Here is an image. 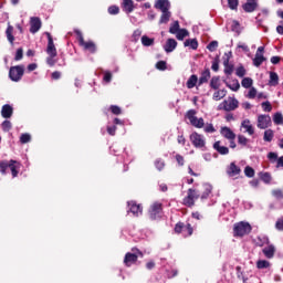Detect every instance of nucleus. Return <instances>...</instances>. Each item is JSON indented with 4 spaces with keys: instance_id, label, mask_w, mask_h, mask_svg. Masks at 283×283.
I'll list each match as a JSON object with an SVG mask.
<instances>
[{
    "instance_id": "f704fd0d",
    "label": "nucleus",
    "mask_w": 283,
    "mask_h": 283,
    "mask_svg": "<svg viewBox=\"0 0 283 283\" xmlns=\"http://www.w3.org/2000/svg\"><path fill=\"white\" fill-rule=\"evenodd\" d=\"M274 136H275V133L273 132V129H266L263 135V140L265 143H271Z\"/></svg>"
},
{
    "instance_id": "0e129e2a",
    "label": "nucleus",
    "mask_w": 283,
    "mask_h": 283,
    "mask_svg": "<svg viewBox=\"0 0 283 283\" xmlns=\"http://www.w3.org/2000/svg\"><path fill=\"white\" fill-rule=\"evenodd\" d=\"M175 158H176V161L178 163L179 167L185 166V157H182V155L177 154Z\"/></svg>"
},
{
    "instance_id": "5fc2aeb1",
    "label": "nucleus",
    "mask_w": 283,
    "mask_h": 283,
    "mask_svg": "<svg viewBox=\"0 0 283 283\" xmlns=\"http://www.w3.org/2000/svg\"><path fill=\"white\" fill-rule=\"evenodd\" d=\"M203 132H206V134H216V127H213V124H207Z\"/></svg>"
},
{
    "instance_id": "aec40b11",
    "label": "nucleus",
    "mask_w": 283,
    "mask_h": 283,
    "mask_svg": "<svg viewBox=\"0 0 283 283\" xmlns=\"http://www.w3.org/2000/svg\"><path fill=\"white\" fill-rule=\"evenodd\" d=\"M221 136L227 138V140H235V133H233V130L227 126L221 128Z\"/></svg>"
},
{
    "instance_id": "a878e982",
    "label": "nucleus",
    "mask_w": 283,
    "mask_h": 283,
    "mask_svg": "<svg viewBox=\"0 0 283 283\" xmlns=\"http://www.w3.org/2000/svg\"><path fill=\"white\" fill-rule=\"evenodd\" d=\"M241 127H243V129H245L247 134H249V136H253V134H255V128H253V125H251V120L249 119H244L241 124Z\"/></svg>"
},
{
    "instance_id": "2f4dec72",
    "label": "nucleus",
    "mask_w": 283,
    "mask_h": 283,
    "mask_svg": "<svg viewBox=\"0 0 283 283\" xmlns=\"http://www.w3.org/2000/svg\"><path fill=\"white\" fill-rule=\"evenodd\" d=\"M185 48H190V50H198V40L188 39L184 42Z\"/></svg>"
},
{
    "instance_id": "3c124183",
    "label": "nucleus",
    "mask_w": 283,
    "mask_h": 283,
    "mask_svg": "<svg viewBox=\"0 0 283 283\" xmlns=\"http://www.w3.org/2000/svg\"><path fill=\"white\" fill-rule=\"evenodd\" d=\"M238 6H240L239 0H228V7L230 10H238Z\"/></svg>"
},
{
    "instance_id": "72a5a7b5",
    "label": "nucleus",
    "mask_w": 283,
    "mask_h": 283,
    "mask_svg": "<svg viewBox=\"0 0 283 283\" xmlns=\"http://www.w3.org/2000/svg\"><path fill=\"white\" fill-rule=\"evenodd\" d=\"M198 75H191L186 84L188 90H193V87H196V85L198 84Z\"/></svg>"
},
{
    "instance_id": "393cba45",
    "label": "nucleus",
    "mask_w": 283,
    "mask_h": 283,
    "mask_svg": "<svg viewBox=\"0 0 283 283\" xmlns=\"http://www.w3.org/2000/svg\"><path fill=\"white\" fill-rule=\"evenodd\" d=\"M269 85L270 87H277L280 85V75L273 71L270 72Z\"/></svg>"
},
{
    "instance_id": "09e8293b",
    "label": "nucleus",
    "mask_w": 283,
    "mask_h": 283,
    "mask_svg": "<svg viewBox=\"0 0 283 283\" xmlns=\"http://www.w3.org/2000/svg\"><path fill=\"white\" fill-rule=\"evenodd\" d=\"M273 123L275 125H282L283 123V116H282V113H275L274 116H273Z\"/></svg>"
},
{
    "instance_id": "4468645a",
    "label": "nucleus",
    "mask_w": 283,
    "mask_h": 283,
    "mask_svg": "<svg viewBox=\"0 0 283 283\" xmlns=\"http://www.w3.org/2000/svg\"><path fill=\"white\" fill-rule=\"evenodd\" d=\"M128 213H133L135 218H138V216H143V206L136 203V201H128Z\"/></svg>"
},
{
    "instance_id": "8fccbe9b",
    "label": "nucleus",
    "mask_w": 283,
    "mask_h": 283,
    "mask_svg": "<svg viewBox=\"0 0 283 283\" xmlns=\"http://www.w3.org/2000/svg\"><path fill=\"white\" fill-rule=\"evenodd\" d=\"M109 109L115 116H120L123 114V109H120L119 106L111 105Z\"/></svg>"
},
{
    "instance_id": "338daca9",
    "label": "nucleus",
    "mask_w": 283,
    "mask_h": 283,
    "mask_svg": "<svg viewBox=\"0 0 283 283\" xmlns=\"http://www.w3.org/2000/svg\"><path fill=\"white\" fill-rule=\"evenodd\" d=\"M23 59V50L20 48L15 52L14 61H21Z\"/></svg>"
},
{
    "instance_id": "6e6d98bb",
    "label": "nucleus",
    "mask_w": 283,
    "mask_h": 283,
    "mask_svg": "<svg viewBox=\"0 0 283 283\" xmlns=\"http://www.w3.org/2000/svg\"><path fill=\"white\" fill-rule=\"evenodd\" d=\"M10 129H12V122L7 119L2 123V130L10 132Z\"/></svg>"
},
{
    "instance_id": "5701e85b",
    "label": "nucleus",
    "mask_w": 283,
    "mask_h": 283,
    "mask_svg": "<svg viewBox=\"0 0 283 283\" xmlns=\"http://www.w3.org/2000/svg\"><path fill=\"white\" fill-rule=\"evenodd\" d=\"M176 48H178V42L175 39L170 38L166 41L164 50H165V52L169 53V52H174V50H176Z\"/></svg>"
},
{
    "instance_id": "6ab92c4d",
    "label": "nucleus",
    "mask_w": 283,
    "mask_h": 283,
    "mask_svg": "<svg viewBox=\"0 0 283 283\" xmlns=\"http://www.w3.org/2000/svg\"><path fill=\"white\" fill-rule=\"evenodd\" d=\"M12 114H14V108L10 104H4L1 109L2 118H12Z\"/></svg>"
},
{
    "instance_id": "680f3d73",
    "label": "nucleus",
    "mask_w": 283,
    "mask_h": 283,
    "mask_svg": "<svg viewBox=\"0 0 283 283\" xmlns=\"http://www.w3.org/2000/svg\"><path fill=\"white\" fill-rule=\"evenodd\" d=\"M268 158H269V160H270L271 163H277V159H279L280 157H277V153H269V154H268Z\"/></svg>"
},
{
    "instance_id": "69168bd1",
    "label": "nucleus",
    "mask_w": 283,
    "mask_h": 283,
    "mask_svg": "<svg viewBox=\"0 0 283 283\" xmlns=\"http://www.w3.org/2000/svg\"><path fill=\"white\" fill-rule=\"evenodd\" d=\"M118 12H120V8H118V6H111L108 8V13L111 14H118Z\"/></svg>"
},
{
    "instance_id": "9d476101",
    "label": "nucleus",
    "mask_w": 283,
    "mask_h": 283,
    "mask_svg": "<svg viewBox=\"0 0 283 283\" xmlns=\"http://www.w3.org/2000/svg\"><path fill=\"white\" fill-rule=\"evenodd\" d=\"M190 142L192 143L193 147H196V149H202L207 145L205 136L198 134L197 132H193L190 135Z\"/></svg>"
},
{
    "instance_id": "f257e3e1",
    "label": "nucleus",
    "mask_w": 283,
    "mask_h": 283,
    "mask_svg": "<svg viewBox=\"0 0 283 283\" xmlns=\"http://www.w3.org/2000/svg\"><path fill=\"white\" fill-rule=\"evenodd\" d=\"M210 195L211 186L209 185L203 186V192L201 195L195 188H189L187 191V196L182 199V205L191 209L196 207V200H198L199 198L201 200H207V198H209Z\"/></svg>"
},
{
    "instance_id": "473e14b6",
    "label": "nucleus",
    "mask_w": 283,
    "mask_h": 283,
    "mask_svg": "<svg viewBox=\"0 0 283 283\" xmlns=\"http://www.w3.org/2000/svg\"><path fill=\"white\" fill-rule=\"evenodd\" d=\"M266 61V57H264L263 54L260 53H255L254 59H253V65L255 67H260V65H262V63Z\"/></svg>"
},
{
    "instance_id": "c85d7f7f",
    "label": "nucleus",
    "mask_w": 283,
    "mask_h": 283,
    "mask_svg": "<svg viewBox=\"0 0 283 283\" xmlns=\"http://www.w3.org/2000/svg\"><path fill=\"white\" fill-rule=\"evenodd\" d=\"M123 9L128 14L134 12V0H124L123 1Z\"/></svg>"
},
{
    "instance_id": "7ed1b4c3",
    "label": "nucleus",
    "mask_w": 283,
    "mask_h": 283,
    "mask_svg": "<svg viewBox=\"0 0 283 283\" xmlns=\"http://www.w3.org/2000/svg\"><path fill=\"white\" fill-rule=\"evenodd\" d=\"M8 169H10L12 177L17 178L19 176V169H21V164L14 159L0 161V172L2 176H6Z\"/></svg>"
},
{
    "instance_id": "49530a36",
    "label": "nucleus",
    "mask_w": 283,
    "mask_h": 283,
    "mask_svg": "<svg viewBox=\"0 0 283 283\" xmlns=\"http://www.w3.org/2000/svg\"><path fill=\"white\" fill-rule=\"evenodd\" d=\"M235 74L237 76H239V78H244V76L247 75V69H244L242 65L239 66L235 70Z\"/></svg>"
},
{
    "instance_id": "603ef678",
    "label": "nucleus",
    "mask_w": 283,
    "mask_h": 283,
    "mask_svg": "<svg viewBox=\"0 0 283 283\" xmlns=\"http://www.w3.org/2000/svg\"><path fill=\"white\" fill-rule=\"evenodd\" d=\"M156 69L159 70L160 72H165V70H167V62L166 61H158L156 63Z\"/></svg>"
},
{
    "instance_id": "a18cd8bd",
    "label": "nucleus",
    "mask_w": 283,
    "mask_h": 283,
    "mask_svg": "<svg viewBox=\"0 0 283 283\" xmlns=\"http://www.w3.org/2000/svg\"><path fill=\"white\" fill-rule=\"evenodd\" d=\"M244 174H245L247 178H253V176H255V169H253V167H251V166H247L244 168Z\"/></svg>"
},
{
    "instance_id": "b1692460",
    "label": "nucleus",
    "mask_w": 283,
    "mask_h": 283,
    "mask_svg": "<svg viewBox=\"0 0 283 283\" xmlns=\"http://www.w3.org/2000/svg\"><path fill=\"white\" fill-rule=\"evenodd\" d=\"M241 171L242 170L240 169V167H238V165H235V163H231L227 170V174L228 176L233 177V176H240Z\"/></svg>"
},
{
    "instance_id": "c756f323",
    "label": "nucleus",
    "mask_w": 283,
    "mask_h": 283,
    "mask_svg": "<svg viewBox=\"0 0 283 283\" xmlns=\"http://www.w3.org/2000/svg\"><path fill=\"white\" fill-rule=\"evenodd\" d=\"M220 85H221L220 76H218V75L212 76L210 80V88L211 90H220Z\"/></svg>"
},
{
    "instance_id": "864d4df0",
    "label": "nucleus",
    "mask_w": 283,
    "mask_h": 283,
    "mask_svg": "<svg viewBox=\"0 0 283 283\" xmlns=\"http://www.w3.org/2000/svg\"><path fill=\"white\" fill-rule=\"evenodd\" d=\"M238 143H239V145L247 147V145L249 144V139L244 135H239Z\"/></svg>"
},
{
    "instance_id": "2eb2a0df",
    "label": "nucleus",
    "mask_w": 283,
    "mask_h": 283,
    "mask_svg": "<svg viewBox=\"0 0 283 283\" xmlns=\"http://www.w3.org/2000/svg\"><path fill=\"white\" fill-rule=\"evenodd\" d=\"M41 18L32 17L30 20V32L31 34H36L41 30Z\"/></svg>"
},
{
    "instance_id": "20e7f679",
    "label": "nucleus",
    "mask_w": 283,
    "mask_h": 283,
    "mask_svg": "<svg viewBox=\"0 0 283 283\" xmlns=\"http://www.w3.org/2000/svg\"><path fill=\"white\" fill-rule=\"evenodd\" d=\"M251 231H252L251 224L245 221L237 222L233 226L234 238H244V235H249Z\"/></svg>"
},
{
    "instance_id": "1a4fd4ad",
    "label": "nucleus",
    "mask_w": 283,
    "mask_h": 283,
    "mask_svg": "<svg viewBox=\"0 0 283 283\" xmlns=\"http://www.w3.org/2000/svg\"><path fill=\"white\" fill-rule=\"evenodd\" d=\"M240 103L238 102V99L233 98V97H229V99H224L219 108L220 109H224V112H235V109H238Z\"/></svg>"
},
{
    "instance_id": "4c0bfd02",
    "label": "nucleus",
    "mask_w": 283,
    "mask_h": 283,
    "mask_svg": "<svg viewBox=\"0 0 283 283\" xmlns=\"http://www.w3.org/2000/svg\"><path fill=\"white\" fill-rule=\"evenodd\" d=\"M154 44V39L149 38L147 35H143L142 36V45H144V48H150V45Z\"/></svg>"
},
{
    "instance_id": "c9c22d12",
    "label": "nucleus",
    "mask_w": 283,
    "mask_h": 283,
    "mask_svg": "<svg viewBox=\"0 0 283 283\" xmlns=\"http://www.w3.org/2000/svg\"><path fill=\"white\" fill-rule=\"evenodd\" d=\"M259 176L262 182H264L265 185H271V180H273V178L271 177V172H260Z\"/></svg>"
},
{
    "instance_id": "bb28decb",
    "label": "nucleus",
    "mask_w": 283,
    "mask_h": 283,
    "mask_svg": "<svg viewBox=\"0 0 283 283\" xmlns=\"http://www.w3.org/2000/svg\"><path fill=\"white\" fill-rule=\"evenodd\" d=\"M263 255L271 260L275 255V247L274 245H268L266 248L263 249Z\"/></svg>"
},
{
    "instance_id": "58836bf2",
    "label": "nucleus",
    "mask_w": 283,
    "mask_h": 283,
    "mask_svg": "<svg viewBox=\"0 0 283 283\" xmlns=\"http://www.w3.org/2000/svg\"><path fill=\"white\" fill-rule=\"evenodd\" d=\"M169 19H171V12L169 11H164L161 13V17L159 19V23L163 24V23H169Z\"/></svg>"
},
{
    "instance_id": "423d86ee",
    "label": "nucleus",
    "mask_w": 283,
    "mask_h": 283,
    "mask_svg": "<svg viewBox=\"0 0 283 283\" xmlns=\"http://www.w3.org/2000/svg\"><path fill=\"white\" fill-rule=\"evenodd\" d=\"M74 33L77 36V41L81 48H84V50H87L88 52H91V54H94L96 52V44L93 41L86 42L83 38V32H81L80 30H75Z\"/></svg>"
},
{
    "instance_id": "a19ab883",
    "label": "nucleus",
    "mask_w": 283,
    "mask_h": 283,
    "mask_svg": "<svg viewBox=\"0 0 283 283\" xmlns=\"http://www.w3.org/2000/svg\"><path fill=\"white\" fill-rule=\"evenodd\" d=\"M180 30V22L175 21L170 28H169V33L170 34H176Z\"/></svg>"
},
{
    "instance_id": "f03ea898",
    "label": "nucleus",
    "mask_w": 283,
    "mask_h": 283,
    "mask_svg": "<svg viewBox=\"0 0 283 283\" xmlns=\"http://www.w3.org/2000/svg\"><path fill=\"white\" fill-rule=\"evenodd\" d=\"M46 36H48L46 65L49 67H54V65H56V56L59 55V52L56 51V46L54 45V39L52 38V34H50V32H46Z\"/></svg>"
},
{
    "instance_id": "4d7b16f0",
    "label": "nucleus",
    "mask_w": 283,
    "mask_h": 283,
    "mask_svg": "<svg viewBox=\"0 0 283 283\" xmlns=\"http://www.w3.org/2000/svg\"><path fill=\"white\" fill-rule=\"evenodd\" d=\"M272 196H274V198H277V200H283V191H282V189H274L272 191Z\"/></svg>"
},
{
    "instance_id": "c03bdc74",
    "label": "nucleus",
    "mask_w": 283,
    "mask_h": 283,
    "mask_svg": "<svg viewBox=\"0 0 283 283\" xmlns=\"http://www.w3.org/2000/svg\"><path fill=\"white\" fill-rule=\"evenodd\" d=\"M31 140H32V136H30V134H28V133H24L20 136V143L22 145L30 143Z\"/></svg>"
},
{
    "instance_id": "cd10ccee",
    "label": "nucleus",
    "mask_w": 283,
    "mask_h": 283,
    "mask_svg": "<svg viewBox=\"0 0 283 283\" xmlns=\"http://www.w3.org/2000/svg\"><path fill=\"white\" fill-rule=\"evenodd\" d=\"M216 92L212 95L213 101H222V98H224V96H227V90L222 88H218L214 90Z\"/></svg>"
},
{
    "instance_id": "4be33fe9",
    "label": "nucleus",
    "mask_w": 283,
    "mask_h": 283,
    "mask_svg": "<svg viewBox=\"0 0 283 283\" xmlns=\"http://www.w3.org/2000/svg\"><path fill=\"white\" fill-rule=\"evenodd\" d=\"M155 8L161 12H169V0H157Z\"/></svg>"
},
{
    "instance_id": "79ce46f5",
    "label": "nucleus",
    "mask_w": 283,
    "mask_h": 283,
    "mask_svg": "<svg viewBox=\"0 0 283 283\" xmlns=\"http://www.w3.org/2000/svg\"><path fill=\"white\" fill-rule=\"evenodd\" d=\"M226 85L232 92H238V90H240V82H238V80H235L232 84H229L228 82H226Z\"/></svg>"
},
{
    "instance_id": "37998d69",
    "label": "nucleus",
    "mask_w": 283,
    "mask_h": 283,
    "mask_svg": "<svg viewBox=\"0 0 283 283\" xmlns=\"http://www.w3.org/2000/svg\"><path fill=\"white\" fill-rule=\"evenodd\" d=\"M271 266V263L266 260H259L256 262V269H269Z\"/></svg>"
},
{
    "instance_id": "0eeeda50",
    "label": "nucleus",
    "mask_w": 283,
    "mask_h": 283,
    "mask_svg": "<svg viewBox=\"0 0 283 283\" xmlns=\"http://www.w3.org/2000/svg\"><path fill=\"white\" fill-rule=\"evenodd\" d=\"M196 114V109H189L186 113V118L190 120V125H192V127H196L197 129H202V127H205V119L202 117L197 118Z\"/></svg>"
},
{
    "instance_id": "39448f33",
    "label": "nucleus",
    "mask_w": 283,
    "mask_h": 283,
    "mask_svg": "<svg viewBox=\"0 0 283 283\" xmlns=\"http://www.w3.org/2000/svg\"><path fill=\"white\" fill-rule=\"evenodd\" d=\"M25 74V66L24 65H15L11 66L9 70V78L13 81V83H19L23 75Z\"/></svg>"
},
{
    "instance_id": "ea45409f",
    "label": "nucleus",
    "mask_w": 283,
    "mask_h": 283,
    "mask_svg": "<svg viewBox=\"0 0 283 283\" xmlns=\"http://www.w3.org/2000/svg\"><path fill=\"white\" fill-rule=\"evenodd\" d=\"M241 85H242V87H244L245 90H249V88L253 85V78H251V77H244V78L241 81Z\"/></svg>"
},
{
    "instance_id": "9b49d317",
    "label": "nucleus",
    "mask_w": 283,
    "mask_h": 283,
    "mask_svg": "<svg viewBox=\"0 0 283 283\" xmlns=\"http://www.w3.org/2000/svg\"><path fill=\"white\" fill-rule=\"evenodd\" d=\"M160 213H163V203H160V202L153 203L149 209L150 220L160 219Z\"/></svg>"
},
{
    "instance_id": "774afa93",
    "label": "nucleus",
    "mask_w": 283,
    "mask_h": 283,
    "mask_svg": "<svg viewBox=\"0 0 283 283\" xmlns=\"http://www.w3.org/2000/svg\"><path fill=\"white\" fill-rule=\"evenodd\" d=\"M277 231H283V219H279L275 223Z\"/></svg>"
},
{
    "instance_id": "7c9ffc66",
    "label": "nucleus",
    "mask_w": 283,
    "mask_h": 283,
    "mask_svg": "<svg viewBox=\"0 0 283 283\" xmlns=\"http://www.w3.org/2000/svg\"><path fill=\"white\" fill-rule=\"evenodd\" d=\"M12 32H14V27L9 24L6 30V35H7L9 43H11V45H14V35L12 34Z\"/></svg>"
},
{
    "instance_id": "dca6fc26",
    "label": "nucleus",
    "mask_w": 283,
    "mask_h": 283,
    "mask_svg": "<svg viewBox=\"0 0 283 283\" xmlns=\"http://www.w3.org/2000/svg\"><path fill=\"white\" fill-rule=\"evenodd\" d=\"M138 262V254H134L132 252H127L124 256V264L125 266H132Z\"/></svg>"
},
{
    "instance_id": "052dcab7",
    "label": "nucleus",
    "mask_w": 283,
    "mask_h": 283,
    "mask_svg": "<svg viewBox=\"0 0 283 283\" xmlns=\"http://www.w3.org/2000/svg\"><path fill=\"white\" fill-rule=\"evenodd\" d=\"M103 81H104V83H112V72L105 71Z\"/></svg>"
},
{
    "instance_id": "412c9836",
    "label": "nucleus",
    "mask_w": 283,
    "mask_h": 283,
    "mask_svg": "<svg viewBox=\"0 0 283 283\" xmlns=\"http://www.w3.org/2000/svg\"><path fill=\"white\" fill-rule=\"evenodd\" d=\"M213 149L221 156H227L229 154V147L222 146L220 140L213 144Z\"/></svg>"
},
{
    "instance_id": "a211bd4d",
    "label": "nucleus",
    "mask_w": 283,
    "mask_h": 283,
    "mask_svg": "<svg viewBox=\"0 0 283 283\" xmlns=\"http://www.w3.org/2000/svg\"><path fill=\"white\" fill-rule=\"evenodd\" d=\"M209 78H211V70L209 67H206L199 77L198 85H205V83H209Z\"/></svg>"
},
{
    "instance_id": "f8f14e48",
    "label": "nucleus",
    "mask_w": 283,
    "mask_h": 283,
    "mask_svg": "<svg viewBox=\"0 0 283 283\" xmlns=\"http://www.w3.org/2000/svg\"><path fill=\"white\" fill-rule=\"evenodd\" d=\"M231 56H233V54L231 52L224 53L223 56V72L227 76H231V74H233V64H230L229 61H231Z\"/></svg>"
},
{
    "instance_id": "13d9d810",
    "label": "nucleus",
    "mask_w": 283,
    "mask_h": 283,
    "mask_svg": "<svg viewBox=\"0 0 283 283\" xmlns=\"http://www.w3.org/2000/svg\"><path fill=\"white\" fill-rule=\"evenodd\" d=\"M207 50H209V52H216V50H218V41H211L208 44Z\"/></svg>"
},
{
    "instance_id": "6e6552de",
    "label": "nucleus",
    "mask_w": 283,
    "mask_h": 283,
    "mask_svg": "<svg viewBox=\"0 0 283 283\" xmlns=\"http://www.w3.org/2000/svg\"><path fill=\"white\" fill-rule=\"evenodd\" d=\"M175 233H185L186 237L193 235V227H191V223L185 224V222L179 221L175 226Z\"/></svg>"
},
{
    "instance_id": "ddd939ff",
    "label": "nucleus",
    "mask_w": 283,
    "mask_h": 283,
    "mask_svg": "<svg viewBox=\"0 0 283 283\" xmlns=\"http://www.w3.org/2000/svg\"><path fill=\"white\" fill-rule=\"evenodd\" d=\"M271 125H272L271 116H269V115H259L258 123H256V127L259 129H269V127H271Z\"/></svg>"
},
{
    "instance_id": "e2e57ef3",
    "label": "nucleus",
    "mask_w": 283,
    "mask_h": 283,
    "mask_svg": "<svg viewBox=\"0 0 283 283\" xmlns=\"http://www.w3.org/2000/svg\"><path fill=\"white\" fill-rule=\"evenodd\" d=\"M261 106L263 107V112H271L273 109V106H271V102H263Z\"/></svg>"
},
{
    "instance_id": "de8ad7c7",
    "label": "nucleus",
    "mask_w": 283,
    "mask_h": 283,
    "mask_svg": "<svg viewBox=\"0 0 283 283\" xmlns=\"http://www.w3.org/2000/svg\"><path fill=\"white\" fill-rule=\"evenodd\" d=\"M211 70H212L213 72H219V70H220V57H219V56H217V57L212 61Z\"/></svg>"
},
{
    "instance_id": "bf43d9fd",
    "label": "nucleus",
    "mask_w": 283,
    "mask_h": 283,
    "mask_svg": "<svg viewBox=\"0 0 283 283\" xmlns=\"http://www.w3.org/2000/svg\"><path fill=\"white\" fill-rule=\"evenodd\" d=\"M155 167L158 171H163V169H165V161L163 159H157L155 161Z\"/></svg>"
},
{
    "instance_id": "e433bc0d",
    "label": "nucleus",
    "mask_w": 283,
    "mask_h": 283,
    "mask_svg": "<svg viewBox=\"0 0 283 283\" xmlns=\"http://www.w3.org/2000/svg\"><path fill=\"white\" fill-rule=\"evenodd\" d=\"M189 36V31L187 29H180L176 35L178 41H185V38Z\"/></svg>"
},
{
    "instance_id": "f3484780",
    "label": "nucleus",
    "mask_w": 283,
    "mask_h": 283,
    "mask_svg": "<svg viewBox=\"0 0 283 283\" xmlns=\"http://www.w3.org/2000/svg\"><path fill=\"white\" fill-rule=\"evenodd\" d=\"M242 9L248 13L255 12V10H258V0H247V2L242 4Z\"/></svg>"
}]
</instances>
